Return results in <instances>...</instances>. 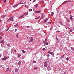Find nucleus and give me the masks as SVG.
I'll return each instance as SVG.
<instances>
[{"mask_svg":"<svg viewBox=\"0 0 74 74\" xmlns=\"http://www.w3.org/2000/svg\"><path fill=\"white\" fill-rule=\"evenodd\" d=\"M8 21H14V19L12 18L11 17L9 19H8L7 21V22H8Z\"/></svg>","mask_w":74,"mask_h":74,"instance_id":"f257e3e1","label":"nucleus"},{"mask_svg":"<svg viewBox=\"0 0 74 74\" xmlns=\"http://www.w3.org/2000/svg\"><path fill=\"white\" fill-rule=\"evenodd\" d=\"M5 57H4V58H2V60H7V59L8 58H9V56L5 57Z\"/></svg>","mask_w":74,"mask_h":74,"instance_id":"f03ea898","label":"nucleus"},{"mask_svg":"<svg viewBox=\"0 0 74 74\" xmlns=\"http://www.w3.org/2000/svg\"><path fill=\"white\" fill-rule=\"evenodd\" d=\"M30 41H29V42H33V37H32L31 38V37H30Z\"/></svg>","mask_w":74,"mask_h":74,"instance_id":"7ed1b4c3","label":"nucleus"},{"mask_svg":"<svg viewBox=\"0 0 74 74\" xmlns=\"http://www.w3.org/2000/svg\"><path fill=\"white\" fill-rule=\"evenodd\" d=\"M44 65L45 67H48V64H47V62H45L44 63Z\"/></svg>","mask_w":74,"mask_h":74,"instance_id":"20e7f679","label":"nucleus"},{"mask_svg":"<svg viewBox=\"0 0 74 74\" xmlns=\"http://www.w3.org/2000/svg\"><path fill=\"white\" fill-rule=\"evenodd\" d=\"M48 20V18H46L45 20V21L44 22V23H46L47 22V21Z\"/></svg>","mask_w":74,"mask_h":74,"instance_id":"39448f33","label":"nucleus"},{"mask_svg":"<svg viewBox=\"0 0 74 74\" xmlns=\"http://www.w3.org/2000/svg\"><path fill=\"white\" fill-rule=\"evenodd\" d=\"M18 4H16V5H14L13 6V7L14 8H15V7H16L17 6H18Z\"/></svg>","mask_w":74,"mask_h":74,"instance_id":"423d86ee","label":"nucleus"},{"mask_svg":"<svg viewBox=\"0 0 74 74\" xmlns=\"http://www.w3.org/2000/svg\"><path fill=\"white\" fill-rule=\"evenodd\" d=\"M64 58V55L62 56V57H60V58L61 59H62L63 58Z\"/></svg>","mask_w":74,"mask_h":74,"instance_id":"0eeeda50","label":"nucleus"},{"mask_svg":"<svg viewBox=\"0 0 74 74\" xmlns=\"http://www.w3.org/2000/svg\"><path fill=\"white\" fill-rule=\"evenodd\" d=\"M18 24H16V25L14 26V27H18Z\"/></svg>","mask_w":74,"mask_h":74,"instance_id":"6e6552de","label":"nucleus"},{"mask_svg":"<svg viewBox=\"0 0 74 74\" xmlns=\"http://www.w3.org/2000/svg\"><path fill=\"white\" fill-rule=\"evenodd\" d=\"M6 16V15H4L1 16V18H4V17H5Z\"/></svg>","mask_w":74,"mask_h":74,"instance_id":"1a4fd4ad","label":"nucleus"},{"mask_svg":"<svg viewBox=\"0 0 74 74\" xmlns=\"http://www.w3.org/2000/svg\"><path fill=\"white\" fill-rule=\"evenodd\" d=\"M9 70H10V69L9 68H8L5 71L6 72H7V71H8Z\"/></svg>","mask_w":74,"mask_h":74,"instance_id":"9d476101","label":"nucleus"},{"mask_svg":"<svg viewBox=\"0 0 74 74\" xmlns=\"http://www.w3.org/2000/svg\"><path fill=\"white\" fill-rule=\"evenodd\" d=\"M18 70L17 69H15V71L16 73H17V72H18Z\"/></svg>","mask_w":74,"mask_h":74,"instance_id":"9b49d317","label":"nucleus"},{"mask_svg":"<svg viewBox=\"0 0 74 74\" xmlns=\"http://www.w3.org/2000/svg\"><path fill=\"white\" fill-rule=\"evenodd\" d=\"M21 62L19 61L18 63V65H21Z\"/></svg>","mask_w":74,"mask_h":74,"instance_id":"f8f14e48","label":"nucleus"},{"mask_svg":"<svg viewBox=\"0 0 74 74\" xmlns=\"http://www.w3.org/2000/svg\"><path fill=\"white\" fill-rule=\"evenodd\" d=\"M40 16H38V17L35 18V19H39V18H40Z\"/></svg>","mask_w":74,"mask_h":74,"instance_id":"ddd939ff","label":"nucleus"},{"mask_svg":"<svg viewBox=\"0 0 74 74\" xmlns=\"http://www.w3.org/2000/svg\"><path fill=\"white\" fill-rule=\"evenodd\" d=\"M36 13H38L39 14V13H40L41 12V11H37L36 12Z\"/></svg>","mask_w":74,"mask_h":74,"instance_id":"4468645a","label":"nucleus"},{"mask_svg":"<svg viewBox=\"0 0 74 74\" xmlns=\"http://www.w3.org/2000/svg\"><path fill=\"white\" fill-rule=\"evenodd\" d=\"M52 53V52H51V51H48V53H49V54H51Z\"/></svg>","mask_w":74,"mask_h":74,"instance_id":"2eb2a0df","label":"nucleus"},{"mask_svg":"<svg viewBox=\"0 0 74 74\" xmlns=\"http://www.w3.org/2000/svg\"><path fill=\"white\" fill-rule=\"evenodd\" d=\"M23 16H24V15H22L21 16L19 17L18 18H22V17H23Z\"/></svg>","mask_w":74,"mask_h":74,"instance_id":"dca6fc26","label":"nucleus"},{"mask_svg":"<svg viewBox=\"0 0 74 74\" xmlns=\"http://www.w3.org/2000/svg\"><path fill=\"white\" fill-rule=\"evenodd\" d=\"M66 19L67 21L68 22H69V18H66Z\"/></svg>","mask_w":74,"mask_h":74,"instance_id":"f3484780","label":"nucleus"},{"mask_svg":"<svg viewBox=\"0 0 74 74\" xmlns=\"http://www.w3.org/2000/svg\"><path fill=\"white\" fill-rule=\"evenodd\" d=\"M21 51L23 53H25V51L24 50H22Z\"/></svg>","mask_w":74,"mask_h":74,"instance_id":"a211bd4d","label":"nucleus"},{"mask_svg":"<svg viewBox=\"0 0 74 74\" xmlns=\"http://www.w3.org/2000/svg\"><path fill=\"white\" fill-rule=\"evenodd\" d=\"M71 50H72V51H74V48L73 47H71Z\"/></svg>","mask_w":74,"mask_h":74,"instance_id":"6ab92c4d","label":"nucleus"},{"mask_svg":"<svg viewBox=\"0 0 74 74\" xmlns=\"http://www.w3.org/2000/svg\"><path fill=\"white\" fill-rule=\"evenodd\" d=\"M26 2H24V3H21V2L20 3V4H25Z\"/></svg>","mask_w":74,"mask_h":74,"instance_id":"aec40b11","label":"nucleus"},{"mask_svg":"<svg viewBox=\"0 0 74 74\" xmlns=\"http://www.w3.org/2000/svg\"><path fill=\"white\" fill-rule=\"evenodd\" d=\"M51 54V55L52 56H54V54H53V53L52 52Z\"/></svg>","mask_w":74,"mask_h":74,"instance_id":"412c9836","label":"nucleus"},{"mask_svg":"<svg viewBox=\"0 0 74 74\" xmlns=\"http://www.w3.org/2000/svg\"><path fill=\"white\" fill-rule=\"evenodd\" d=\"M1 42L2 44H4V40H2Z\"/></svg>","mask_w":74,"mask_h":74,"instance_id":"4be33fe9","label":"nucleus"},{"mask_svg":"<svg viewBox=\"0 0 74 74\" xmlns=\"http://www.w3.org/2000/svg\"><path fill=\"white\" fill-rule=\"evenodd\" d=\"M25 15H28V13H25Z\"/></svg>","mask_w":74,"mask_h":74,"instance_id":"5701e85b","label":"nucleus"},{"mask_svg":"<svg viewBox=\"0 0 74 74\" xmlns=\"http://www.w3.org/2000/svg\"><path fill=\"white\" fill-rule=\"evenodd\" d=\"M6 1H7L6 0H3V3H6Z\"/></svg>","mask_w":74,"mask_h":74,"instance_id":"b1692460","label":"nucleus"},{"mask_svg":"<svg viewBox=\"0 0 74 74\" xmlns=\"http://www.w3.org/2000/svg\"><path fill=\"white\" fill-rule=\"evenodd\" d=\"M16 37L17 38H18V34H17L16 35Z\"/></svg>","mask_w":74,"mask_h":74,"instance_id":"393cba45","label":"nucleus"},{"mask_svg":"<svg viewBox=\"0 0 74 74\" xmlns=\"http://www.w3.org/2000/svg\"><path fill=\"white\" fill-rule=\"evenodd\" d=\"M59 23H60V25H62V22L60 21H59Z\"/></svg>","mask_w":74,"mask_h":74,"instance_id":"a878e982","label":"nucleus"},{"mask_svg":"<svg viewBox=\"0 0 74 74\" xmlns=\"http://www.w3.org/2000/svg\"><path fill=\"white\" fill-rule=\"evenodd\" d=\"M1 39H3V38L1 36H0V40H1Z\"/></svg>","mask_w":74,"mask_h":74,"instance_id":"bb28decb","label":"nucleus"},{"mask_svg":"<svg viewBox=\"0 0 74 74\" xmlns=\"http://www.w3.org/2000/svg\"><path fill=\"white\" fill-rule=\"evenodd\" d=\"M21 56V54H19L18 55V57H19Z\"/></svg>","mask_w":74,"mask_h":74,"instance_id":"cd10ccee","label":"nucleus"},{"mask_svg":"<svg viewBox=\"0 0 74 74\" xmlns=\"http://www.w3.org/2000/svg\"><path fill=\"white\" fill-rule=\"evenodd\" d=\"M36 7H38V4H36Z\"/></svg>","mask_w":74,"mask_h":74,"instance_id":"c85d7f7f","label":"nucleus"},{"mask_svg":"<svg viewBox=\"0 0 74 74\" xmlns=\"http://www.w3.org/2000/svg\"><path fill=\"white\" fill-rule=\"evenodd\" d=\"M33 62L34 63H36V61H33Z\"/></svg>","mask_w":74,"mask_h":74,"instance_id":"c756f323","label":"nucleus"},{"mask_svg":"<svg viewBox=\"0 0 74 74\" xmlns=\"http://www.w3.org/2000/svg\"><path fill=\"white\" fill-rule=\"evenodd\" d=\"M32 11V9H30L29 10V11H30V12Z\"/></svg>","mask_w":74,"mask_h":74,"instance_id":"7c9ffc66","label":"nucleus"},{"mask_svg":"<svg viewBox=\"0 0 74 74\" xmlns=\"http://www.w3.org/2000/svg\"><path fill=\"white\" fill-rule=\"evenodd\" d=\"M45 48H44L43 49V51H45Z\"/></svg>","mask_w":74,"mask_h":74,"instance_id":"2f4dec72","label":"nucleus"},{"mask_svg":"<svg viewBox=\"0 0 74 74\" xmlns=\"http://www.w3.org/2000/svg\"><path fill=\"white\" fill-rule=\"evenodd\" d=\"M70 19H71V20H73V18H72L71 17H70Z\"/></svg>","mask_w":74,"mask_h":74,"instance_id":"473e14b6","label":"nucleus"},{"mask_svg":"<svg viewBox=\"0 0 74 74\" xmlns=\"http://www.w3.org/2000/svg\"><path fill=\"white\" fill-rule=\"evenodd\" d=\"M49 23V24H51V22H49L48 23Z\"/></svg>","mask_w":74,"mask_h":74,"instance_id":"72a5a7b5","label":"nucleus"},{"mask_svg":"<svg viewBox=\"0 0 74 74\" xmlns=\"http://www.w3.org/2000/svg\"><path fill=\"white\" fill-rule=\"evenodd\" d=\"M25 7L26 8H28V6H26V5H25Z\"/></svg>","mask_w":74,"mask_h":74,"instance_id":"f704fd0d","label":"nucleus"},{"mask_svg":"<svg viewBox=\"0 0 74 74\" xmlns=\"http://www.w3.org/2000/svg\"><path fill=\"white\" fill-rule=\"evenodd\" d=\"M56 32H57V33H58V32H60V31H56Z\"/></svg>","mask_w":74,"mask_h":74,"instance_id":"c9c22d12","label":"nucleus"},{"mask_svg":"<svg viewBox=\"0 0 74 74\" xmlns=\"http://www.w3.org/2000/svg\"><path fill=\"white\" fill-rule=\"evenodd\" d=\"M51 13H52V14H51V15H53V12H52Z\"/></svg>","mask_w":74,"mask_h":74,"instance_id":"e433bc0d","label":"nucleus"},{"mask_svg":"<svg viewBox=\"0 0 74 74\" xmlns=\"http://www.w3.org/2000/svg\"><path fill=\"white\" fill-rule=\"evenodd\" d=\"M8 30H9V28H8V29H7V30H6V32H7V31H8Z\"/></svg>","mask_w":74,"mask_h":74,"instance_id":"4c0bfd02","label":"nucleus"},{"mask_svg":"<svg viewBox=\"0 0 74 74\" xmlns=\"http://www.w3.org/2000/svg\"><path fill=\"white\" fill-rule=\"evenodd\" d=\"M46 41H44V42H43V43H45V42H46Z\"/></svg>","mask_w":74,"mask_h":74,"instance_id":"58836bf2","label":"nucleus"},{"mask_svg":"<svg viewBox=\"0 0 74 74\" xmlns=\"http://www.w3.org/2000/svg\"><path fill=\"white\" fill-rule=\"evenodd\" d=\"M34 69H37V68L35 67L34 68Z\"/></svg>","mask_w":74,"mask_h":74,"instance_id":"ea45409f","label":"nucleus"},{"mask_svg":"<svg viewBox=\"0 0 74 74\" xmlns=\"http://www.w3.org/2000/svg\"><path fill=\"white\" fill-rule=\"evenodd\" d=\"M27 28H30V27L29 26H27Z\"/></svg>","mask_w":74,"mask_h":74,"instance_id":"a19ab883","label":"nucleus"},{"mask_svg":"<svg viewBox=\"0 0 74 74\" xmlns=\"http://www.w3.org/2000/svg\"><path fill=\"white\" fill-rule=\"evenodd\" d=\"M66 60H69V58L67 57V58H66Z\"/></svg>","mask_w":74,"mask_h":74,"instance_id":"79ce46f5","label":"nucleus"},{"mask_svg":"<svg viewBox=\"0 0 74 74\" xmlns=\"http://www.w3.org/2000/svg\"><path fill=\"white\" fill-rule=\"evenodd\" d=\"M36 0H34L33 2H34L35 1H36Z\"/></svg>","mask_w":74,"mask_h":74,"instance_id":"37998d69","label":"nucleus"},{"mask_svg":"<svg viewBox=\"0 0 74 74\" xmlns=\"http://www.w3.org/2000/svg\"><path fill=\"white\" fill-rule=\"evenodd\" d=\"M47 56H48V57H49V55L48 54L47 55Z\"/></svg>","mask_w":74,"mask_h":74,"instance_id":"c03bdc74","label":"nucleus"},{"mask_svg":"<svg viewBox=\"0 0 74 74\" xmlns=\"http://www.w3.org/2000/svg\"><path fill=\"white\" fill-rule=\"evenodd\" d=\"M70 16H71V17H73V16L71 15H70Z\"/></svg>","mask_w":74,"mask_h":74,"instance_id":"a18cd8bd","label":"nucleus"},{"mask_svg":"<svg viewBox=\"0 0 74 74\" xmlns=\"http://www.w3.org/2000/svg\"><path fill=\"white\" fill-rule=\"evenodd\" d=\"M42 18H43V16H42V18H40V19H42Z\"/></svg>","mask_w":74,"mask_h":74,"instance_id":"49530a36","label":"nucleus"},{"mask_svg":"<svg viewBox=\"0 0 74 74\" xmlns=\"http://www.w3.org/2000/svg\"><path fill=\"white\" fill-rule=\"evenodd\" d=\"M17 30V29H15V32H16Z\"/></svg>","mask_w":74,"mask_h":74,"instance_id":"de8ad7c7","label":"nucleus"},{"mask_svg":"<svg viewBox=\"0 0 74 74\" xmlns=\"http://www.w3.org/2000/svg\"><path fill=\"white\" fill-rule=\"evenodd\" d=\"M72 31H73V30H71L70 31V32H72Z\"/></svg>","mask_w":74,"mask_h":74,"instance_id":"09e8293b","label":"nucleus"},{"mask_svg":"<svg viewBox=\"0 0 74 74\" xmlns=\"http://www.w3.org/2000/svg\"><path fill=\"white\" fill-rule=\"evenodd\" d=\"M48 43H46V45H48Z\"/></svg>","mask_w":74,"mask_h":74,"instance_id":"8fccbe9b","label":"nucleus"},{"mask_svg":"<svg viewBox=\"0 0 74 74\" xmlns=\"http://www.w3.org/2000/svg\"><path fill=\"white\" fill-rule=\"evenodd\" d=\"M52 70V69L50 68L49 70H49Z\"/></svg>","mask_w":74,"mask_h":74,"instance_id":"3c124183","label":"nucleus"},{"mask_svg":"<svg viewBox=\"0 0 74 74\" xmlns=\"http://www.w3.org/2000/svg\"><path fill=\"white\" fill-rule=\"evenodd\" d=\"M42 3H44V1H42Z\"/></svg>","mask_w":74,"mask_h":74,"instance_id":"603ef678","label":"nucleus"},{"mask_svg":"<svg viewBox=\"0 0 74 74\" xmlns=\"http://www.w3.org/2000/svg\"><path fill=\"white\" fill-rule=\"evenodd\" d=\"M16 50H14V52H16Z\"/></svg>","mask_w":74,"mask_h":74,"instance_id":"864d4df0","label":"nucleus"},{"mask_svg":"<svg viewBox=\"0 0 74 74\" xmlns=\"http://www.w3.org/2000/svg\"><path fill=\"white\" fill-rule=\"evenodd\" d=\"M56 40H58V38H56Z\"/></svg>","mask_w":74,"mask_h":74,"instance_id":"5fc2aeb1","label":"nucleus"},{"mask_svg":"<svg viewBox=\"0 0 74 74\" xmlns=\"http://www.w3.org/2000/svg\"><path fill=\"white\" fill-rule=\"evenodd\" d=\"M1 22V20H0V22Z\"/></svg>","mask_w":74,"mask_h":74,"instance_id":"6e6d98bb","label":"nucleus"},{"mask_svg":"<svg viewBox=\"0 0 74 74\" xmlns=\"http://www.w3.org/2000/svg\"><path fill=\"white\" fill-rule=\"evenodd\" d=\"M69 13L71 14V12H69Z\"/></svg>","mask_w":74,"mask_h":74,"instance_id":"4d7b16f0","label":"nucleus"},{"mask_svg":"<svg viewBox=\"0 0 74 74\" xmlns=\"http://www.w3.org/2000/svg\"><path fill=\"white\" fill-rule=\"evenodd\" d=\"M44 45H45V43L44 44Z\"/></svg>","mask_w":74,"mask_h":74,"instance_id":"13d9d810","label":"nucleus"},{"mask_svg":"<svg viewBox=\"0 0 74 74\" xmlns=\"http://www.w3.org/2000/svg\"><path fill=\"white\" fill-rule=\"evenodd\" d=\"M8 47H9V45H8Z\"/></svg>","mask_w":74,"mask_h":74,"instance_id":"bf43d9fd","label":"nucleus"},{"mask_svg":"<svg viewBox=\"0 0 74 74\" xmlns=\"http://www.w3.org/2000/svg\"><path fill=\"white\" fill-rule=\"evenodd\" d=\"M69 29H70V28H69Z\"/></svg>","mask_w":74,"mask_h":74,"instance_id":"052dcab7","label":"nucleus"},{"mask_svg":"<svg viewBox=\"0 0 74 74\" xmlns=\"http://www.w3.org/2000/svg\"><path fill=\"white\" fill-rule=\"evenodd\" d=\"M27 39H28V37H27Z\"/></svg>","mask_w":74,"mask_h":74,"instance_id":"680f3d73","label":"nucleus"},{"mask_svg":"<svg viewBox=\"0 0 74 74\" xmlns=\"http://www.w3.org/2000/svg\"><path fill=\"white\" fill-rule=\"evenodd\" d=\"M69 58H70V59H71V57H70Z\"/></svg>","mask_w":74,"mask_h":74,"instance_id":"e2e57ef3","label":"nucleus"},{"mask_svg":"<svg viewBox=\"0 0 74 74\" xmlns=\"http://www.w3.org/2000/svg\"><path fill=\"white\" fill-rule=\"evenodd\" d=\"M3 69H4V67H2Z\"/></svg>","mask_w":74,"mask_h":74,"instance_id":"0e129e2a","label":"nucleus"},{"mask_svg":"<svg viewBox=\"0 0 74 74\" xmlns=\"http://www.w3.org/2000/svg\"><path fill=\"white\" fill-rule=\"evenodd\" d=\"M0 43H1V41H0Z\"/></svg>","mask_w":74,"mask_h":74,"instance_id":"69168bd1","label":"nucleus"},{"mask_svg":"<svg viewBox=\"0 0 74 74\" xmlns=\"http://www.w3.org/2000/svg\"><path fill=\"white\" fill-rule=\"evenodd\" d=\"M31 0H30V1H31Z\"/></svg>","mask_w":74,"mask_h":74,"instance_id":"338daca9","label":"nucleus"},{"mask_svg":"<svg viewBox=\"0 0 74 74\" xmlns=\"http://www.w3.org/2000/svg\"><path fill=\"white\" fill-rule=\"evenodd\" d=\"M17 74H19V73H18Z\"/></svg>","mask_w":74,"mask_h":74,"instance_id":"774afa93","label":"nucleus"}]
</instances>
